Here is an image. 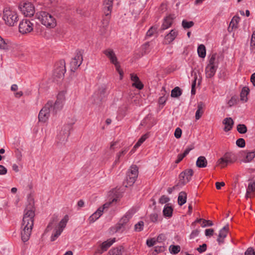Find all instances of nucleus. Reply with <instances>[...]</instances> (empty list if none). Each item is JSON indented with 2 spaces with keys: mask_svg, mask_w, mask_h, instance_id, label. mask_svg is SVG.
Listing matches in <instances>:
<instances>
[{
  "mask_svg": "<svg viewBox=\"0 0 255 255\" xmlns=\"http://www.w3.org/2000/svg\"><path fill=\"white\" fill-rule=\"evenodd\" d=\"M65 100V92L61 91L59 93L56 101L53 103L48 101L40 110L38 115L40 122H46L50 117V114H55L57 111L61 110Z\"/></svg>",
  "mask_w": 255,
  "mask_h": 255,
  "instance_id": "1",
  "label": "nucleus"
},
{
  "mask_svg": "<svg viewBox=\"0 0 255 255\" xmlns=\"http://www.w3.org/2000/svg\"><path fill=\"white\" fill-rule=\"evenodd\" d=\"M35 208L33 203L27 205L24 212L22 223L21 224V236L23 242H27L30 236L33 226Z\"/></svg>",
  "mask_w": 255,
  "mask_h": 255,
  "instance_id": "2",
  "label": "nucleus"
},
{
  "mask_svg": "<svg viewBox=\"0 0 255 255\" xmlns=\"http://www.w3.org/2000/svg\"><path fill=\"white\" fill-rule=\"evenodd\" d=\"M36 17L47 28H53L57 25L55 18L46 11L41 10L37 12Z\"/></svg>",
  "mask_w": 255,
  "mask_h": 255,
  "instance_id": "3",
  "label": "nucleus"
},
{
  "mask_svg": "<svg viewBox=\"0 0 255 255\" xmlns=\"http://www.w3.org/2000/svg\"><path fill=\"white\" fill-rule=\"evenodd\" d=\"M2 19L6 25L12 26L18 21V15L15 11L6 7L3 10Z\"/></svg>",
  "mask_w": 255,
  "mask_h": 255,
  "instance_id": "4",
  "label": "nucleus"
},
{
  "mask_svg": "<svg viewBox=\"0 0 255 255\" xmlns=\"http://www.w3.org/2000/svg\"><path fill=\"white\" fill-rule=\"evenodd\" d=\"M137 176V167L135 165L131 166L127 172L126 180L124 183L125 187H128L132 186L136 181Z\"/></svg>",
  "mask_w": 255,
  "mask_h": 255,
  "instance_id": "5",
  "label": "nucleus"
},
{
  "mask_svg": "<svg viewBox=\"0 0 255 255\" xmlns=\"http://www.w3.org/2000/svg\"><path fill=\"white\" fill-rule=\"evenodd\" d=\"M68 221V217L66 215L54 229V233L51 237V241H54L61 235L63 229L65 228Z\"/></svg>",
  "mask_w": 255,
  "mask_h": 255,
  "instance_id": "6",
  "label": "nucleus"
},
{
  "mask_svg": "<svg viewBox=\"0 0 255 255\" xmlns=\"http://www.w3.org/2000/svg\"><path fill=\"white\" fill-rule=\"evenodd\" d=\"M19 7L21 12L25 16H32L35 12V7L30 2L26 1L23 2L19 5Z\"/></svg>",
  "mask_w": 255,
  "mask_h": 255,
  "instance_id": "7",
  "label": "nucleus"
},
{
  "mask_svg": "<svg viewBox=\"0 0 255 255\" xmlns=\"http://www.w3.org/2000/svg\"><path fill=\"white\" fill-rule=\"evenodd\" d=\"M33 29V24L27 19H22L19 24V31L22 34L31 32Z\"/></svg>",
  "mask_w": 255,
  "mask_h": 255,
  "instance_id": "8",
  "label": "nucleus"
},
{
  "mask_svg": "<svg viewBox=\"0 0 255 255\" xmlns=\"http://www.w3.org/2000/svg\"><path fill=\"white\" fill-rule=\"evenodd\" d=\"M193 174V171L191 169H187L182 171L179 176V185L181 187L185 185L191 180Z\"/></svg>",
  "mask_w": 255,
  "mask_h": 255,
  "instance_id": "9",
  "label": "nucleus"
},
{
  "mask_svg": "<svg viewBox=\"0 0 255 255\" xmlns=\"http://www.w3.org/2000/svg\"><path fill=\"white\" fill-rule=\"evenodd\" d=\"M65 72V62L64 60H60L56 65L54 71V76L59 79L62 78Z\"/></svg>",
  "mask_w": 255,
  "mask_h": 255,
  "instance_id": "10",
  "label": "nucleus"
},
{
  "mask_svg": "<svg viewBox=\"0 0 255 255\" xmlns=\"http://www.w3.org/2000/svg\"><path fill=\"white\" fill-rule=\"evenodd\" d=\"M83 61V52L81 50L76 51L75 56L72 59L70 65L72 68L76 70L82 64Z\"/></svg>",
  "mask_w": 255,
  "mask_h": 255,
  "instance_id": "11",
  "label": "nucleus"
},
{
  "mask_svg": "<svg viewBox=\"0 0 255 255\" xmlns=\"http://www.w3.org/2000/svg\"><path fill=\"white\" fill-rule=\"evenodd\" d=\"M69 129L68 126H64L57 134V138L59 142H66L69 135Z\"/></svg>",
  "mask_w": 255,
  "mask_h": 255,
  "instance_id": "12",
  "label": "nucleus"
},
{
  "mask_svg": "<svg viewBox=\"0 0 255 255\" xmlns=\"http://www.w3.org/2000/svg\"><path fill=\"white\" fill-rule=\"evenodd\" d=\"M115 242V238L113 239H109L107 241L104 242L97 249L96 253L97 254H102L103 253L106 251Z\"/></svg>",
  "mask_w": 255,
  "mask_h": 255,
  "instance_id": "13",
  "label": "nucleus"
},
{
  "mask_svg": "<svg viewBox=\"0 0 255 255\" xmlns=\"http://www.w3.org/2000/svg\"><path fill=\"white\" fill-rule=\"evenodd\" d=\"M229 225H226L220 231V233L217 239V242L219 245L224 243V239L227 237Z\"/></svg>",
  "mask_w": 255,
  "mask_h": 255,
  "instance_id": "14",
  "label": "nucleus"
},
{
  "mask_svg": "<svg viewBox=\"0 0 255 255\" xmlns=\"http://www.w3.org/2000/svg\"><path fill=\"white\" fill-rule=\"evenodd\" d=\"M177 36V31L172 29L165 36L164 40V43L165 44H170L172 42Z\"/></svg>",
  "mask_w": 255,
  "mask_h": 255,
  "instance_id": "15",
  "label": "nucleus"
},
{
  "mask_svg": "<svg viewBox=\"0 0 255 255\" xmlns=\"http://www.w3.org/2000/svg\"><path fill=\"white\" fill-rule=\"evenodd\" d=\"M113 0H104V12L106 16L110 15L113 7Z\"/></svg>",
  "mask_w": 255,
  "mask_h": 255,
  "instance_id": "16",
  "label": "nucleus"
},
{
  "mask_svg": "<svg viewBox=\"0 0 255 255\" xmlns=\"http://www.w3.org/2000/svg\"><path fill=\"white\" fill-rule=\"evenodd\" d=\"M130 79L133 81L132 86L135 87L139 90H141L143 87V85L140 81L139 78L134 74H130Z\"/></svg>",
  "mask_w": 255,
  "mask_h": 255,
  "instance_id": "17",
  "label": "nucleus"
},
{
  "mask_svg": "<svg viewBox=\"0 0 255 255\" xmlns=\"http://www.w3.org/2000/svg\"><path fill=\"white\" fill-rule=\"evenodd\" d=\"M154 119L151 115H148L141 122L140 125L142 126H146L147 128H150L154 124L153 122Z\"/></svg>",
  "mask_w": 255,
  "mask_h": 255,
  "instance_id": "18",
  "label": "nucleus"
},
{
  "mask_svg": "<svg viewBox=\"0 0 255 255\" xmlns=\"http://www.w3.org/2000/svg\"><path fill=\"white\" fill-rule=\"evenodd\" d=\"M103 53L109 59L112 63L118 60L114 50L111 48L104 50Z\"/></svg>",
  "mask_w": 255,
  "mask_h": 255,
  "instance_id": "19",
  "label": "nucleus"
},
{
  "mask_svg": "<svg viewBox=\"0 0 255 255\" xmlns=\"http://www.w3.org/2000/svg\"><path fill=\"white\" fill-rule=\"evenodd\" d=\"M241 154L242 156H245V157L241 160V162L244 163H248L251 162L255 157L254 152L252 151L247 152L242 151Z\"/></svg>",
  "mask_w": 255,
  "mask_h": 255,
  "instance_id": "20",
  "label": "nucleus"
},
{
  "mask_svg": "<svg viewBox=\"0 0 255 255\" xmlns=\"http://www.w3.org/2000/svg\"><path fill=\"white\" fill-rule=\"evenodd\" d=\"M223 124L225 125L224 131H228L232 128L234 121L231 118H226L223 121Z\"/></svg>",
  "mask_w": 255,
  "mask_h": 255,
  "instance_id": "21",
  "label": "nucleus"
},
{
  "mask_svg": "<svg viewBox=\"0 0 255 255\" xmlns=\"http://www.w3.org/2000/svg\"><path fill=\"white\" fill-rule=\"evenodd\" d=\"M217 68V67H215V66H210L207 65L205 69L206 77L208 78L213 77L216 73Z\"/></svg>",
  "mask_w": 255,
  "mask_h": 255,
  "instance_id": "22",
  "label": "nucleus"
},
{
  "mask_svg": "<svg viewBox=\"0 0 255 255\" xmlns=\"http://www.w3.org/2000/svg\"><path fill=\"white\" fill-rule=\"evenodd\" d=\"M103 213V210H102V208H99L95 213H94L89 218V221L90 223H94L96 220L99 219Z\"/></svg>",
  "mask_w": 255,
  "mask_h": 255,
  "instance_id": "23",
  "label": "nucleus"
},
{
  "mask_svg": "<svg viewBox=\"0 0 255 255\" xmlns=\"http://www.w3.org/2000/svg\"><path fill=\"white\" fill-rule=\"evenodd\" d=\"M194 146L193 145H191L190 146L188 147L184 151L183 153L179 154L177 156V159L175 161L176 163H179L184 157H185L189 152L194 148Z\"/></svg>",
  "mask_w": 255,
  "mask_h": 255,
  "instance_id": "24",
  "label": "nucleus"
},
{
  "mask_svg": "<svg viewBox=\"0 0 255 255\" xmlns=\"http://www.w3.org/2000/svg\"><path fill=\"white\" fill-rule=\"evenodd\" d=\"M207 160L203 156H199L196 161V166L199 168H205L207 165Z\"/></svg>",
  "mask_w": 255,
  "mask_h": 255,
  "instance_id": "25",
  "label": "nucleus"
},
{
  "mask_svg": "<svg viewBox=\"0 0 255 255\" xmlns=\"http://www.w3.org/2000/svg\"><path fill=\"white\" fill-rule=\"evenodd\" d=\"M205 105L202 102H200L198 104L197 110L195 113V119L196 120H198L201 118L203 114V108Z\"/></svg>",
  "mask_w": 255,
  "mask_h": 255,
  "instance_id": "26",
  "label": "nucleus"
},
{
  "mask_svg": "<svg viewBox=\"0 0 255 255\" xmlns=\"http://www.w3.org/2000/svg\"><path fill=\"white\" fill-rule=\"evenodd\" d=\"M128 148H124L122 151L118 152L116 154L115 160L114 162V165H117L120 162V159L122 157H123L128 151Z\"/></svg>",
  "mask_w": 255,
  "mask_h": 255,
  "instance_id": "27",
  "label": "nucleus"
},
{
  "mask_svg": "<svg viewBox=\"0 0 255 255\" xmlns=\"http://www.w3.org/2000/svg\"><path fill=\"white\" fill-rule=\"evenodd\" d=\"M255 191V181L253 182H251L249 184L247 190V192L246 194V198H251L252 196L251 193Z\"/></svg>",
  "mask_w": 255,
  "mask_h": 255,
  "instance_id": "28",
  "label": "nucleus"
},
{
  "mask_svg": "<svg viewBox=\"0 0 255 255\" xmlns=\"http://www.w3.org/2000/svg\"><path fill=\"white\" fill-rule=\"evenodd\" d=\"M228 164L232 163L235 162L237 158L234 154L226 153L223 156Z\"/></svg>",
  "mask_w": 255,
  "mask_h": 255,
  "instance_id": "29",
  "label": "nucleus"
},
{
  "mask_svg": "<svg viewBox=\"0 0 255 255\" xmlns=\"http://www.w3.org/2000/svg\"><path fill=\"white\" fill-rule=\"evenodd\" d=\"M187 195L185 192H181L179 193L178 197V203L180 206L184 204L186 202Z\"/></svg>",
  "mask_w": 255,
  "mask_h": 255,
  "instance_id": "30",
  "label": "nucleus"
},
{
  "mask_svg": "<svg viewBox=\"0 0 255 255\" xmlns=\"http://www.w3.org/2000/svg\"><path fill=\"white\" fill-rule=\"evenodd\" d=\"M0 49L4 50H8L9 49V42L8 40H5L0 36Z\"/></svg>",
  "mask_w": 255,
  "mask_h": 255,
  "instance_id": "31",
  "label": "nucleus"
},
{
  "mask_svg": "<svg viewBox=\"0 0 255 255\" xmlns=\"http://www.w3.org/2000/svg\"><path fill=\"white\" fill-rule=\"evenodd\" d=\"M173 19L170 16L166 17L164 20V22L162 25L161 29L165 30L169 28L172 24Z\"/></svg>",
  "mask_w": 255,
  "mask_h": 255,
  "instance_id": "32",
  "label": "nucleus"
},
{
  "mask_svg": "<svg viewBox=\"0 0 255 255\" xmlns=\"http://www.w3.org/2000/svg\"><path fill=\"white\" fill-rule=\"evenodd\" d=\"M58 220V218L57 216H53L51 218L50 222L46 229V231L48 232L50 230H51L53 228V227L56 225Z\"/></svg>",
  "mask_w": 255,
  "mask_h": 255,
  "instance_id": "33",
  "label": "nucleus"
},
{
  "mask_svg": "<svg viewBox=\"0 0 255 255\" xmlns=\"http://www.w3.org/2000/svg\"><path fill=\"white\" fill-rule=\"evenodd\" d=\"M249 93V89L247 87H244L241 93L240 97L241 100L246 102H247L248 98L247 96Z\"/></svg>",
  "mask_w": 255,
  "mask_h": 255,
  "instance_id": "34",
  "label": "nucleus"
},
{
  "mask_svg": "<svg viewBox=\"0 0 255 255\" xmlns=\"http://www.w3.org/2000/svg\"><path fill=\"white\" fill-rule=\"evenodd\" d=\"M173 209L171 206L165 205L163 210V214L165 217H171L172 215Z\"/></svg>",
  "mask_w": 255,
  "mask_h": 255,
  "instance_id": "35",
  "label": "nucleus"
},
{
  "mask_svg": "<svg viewBox=\"0 0 255 255\" xmlns=\"http://www.w3.org/2000/svg\"><path fill=\"white\" fill-rule=\"evenodd\" d=\"M198 54L201 58H204L206 56V48L203 44L200 45L197 49Z\"/></svg>",
  "mask_w": 255,
  "mask_h": 255,
  "instance_id": "36",
  "label": "nucleus"
},
{
  "mask_svg": "<svg viewBox=\"0 0 255 255\" xmlns=\"http://www.w3.org/2000/svg\"><path fill=\"white\" fill-rule=\"evenodd\" d=\"M240 20V18L239 17V16H234L231 21L230 22L229 28L231 27L232 29L234 28H237L238 27V24Z\"/></svg>",
  "mask_w": 255,
  "mask_h": 255,
  "instance_id": "37",
  "label": "nucleus"
},
{
  "mask_svg": "<svg viewBox=\"0 0 255 255\" xmlns=\"http://www.w3.org/2000/svg\"><path fill=\"white\" fill-rule=\"evenodd\" d=\"M123 248L119 247L111 250L109 252L110 255H122Z\"/></svg>",
  "mask_w": 255,
  "mask_h": 255,
  "instance_id": "38",
  "label": "nucleus"
},
{
  "mask_svg": "<svg viewBox=\"0 0 255 255\" xmlns=\"http://www.w3.org/2000/svg\"><path fill=\"white\" fill-rule=\"evenodd\" d=\"M182 94V91L178 87H176L172 91L171 96L173 98H178Z\"/></svg>",
  "mask_w": 255,
  "mask_h": 255,
  "instance_id": "39",
  "label": "nucleus"
},
{
  "mask_svg": "<svg viewBox=\"0 0 255 255\" xmlns=\"http://www.w3.org/2000/svg\"><path fill=\"white\" fill-rule=\"evenodd\" d=\"M216 54H212L210 58L209 64H208V65L215 66V67H218V63L216 60Z\"/></svg>",
  "mask_w": 255,
  "mask_h": 255,
  "instance_id": "40",
  "label": "nucleus"
},
{
  "mask_svg": "<svg viewBox=\"0 0 255 255\" xmlns=\"http://www.w3.org/2000/svg\"><path fill=\"white\" fill-rule=\"evenodd\" d=\"M148 137L147 134H145L143 135L138 140L136 143L134 145L133 148H138Z\"/></svg>",
  "mask_w": 255,
  "mask_h": 255,
  "instance_id": "41",
  "label": "nucleus"
},
{
  "mask_svg": "<svg viewBox=\"0 0 255 255\" xmlns=\"http://www.w3.org/2000/svg\"><path fill=\"white\" fill-rule=\"evenodd\" d=\"M170 253L174 254H178L180 251V247L179 246L171 245L169 247Z\"/></svg>",
  "mask_w": 255,
  "mask_h": 255,
  "instance_id": "42",
  "label": "nucleus"
},
{
  "mask_svg": "<svg viewBox=\"0 0 255 255\" xmlns=\"http://www.w3.org/2000/svg\"><path fill=\"white\" fill-rule=\"evenodd\" d=\"M217 164V165L220 166L222 168L226 167L228 164L224 156L218 159Z\"/></svg>",
  "mask_w": 255,
  "mask_h": 255,
  "instance_id": "43",
  "label": "nucleus"
},
{
  "mask_svg": "<svg viewBox=\"0 0 255 255\" xmlns=\"http://www.w3.org/2000/svg\"><path fill=\"white\" fill-rule=\"evenodd\" d=\"M237 130L240 133H245L247 131V128L245 125L239 124L237 126Z\"/></svg>",
  "mask_w": 255,
  "mask_h": 255,
  "instance_id": "44",
  "label": "nucleus"
},
{
  "mask_svg": "<svg viewBox=\"0 0 255 255\" xmlns=\"http://www.w3.org/2000/svg\"><path fill=\"white\" fill-rule=\"evenodd\" d=\"M194 25V22L192 21H187L183 20L182 22V25L184 28H189L192 27Z\"/></svg>",
  "mask_w": 255,
  "mask_h": 255,
  "instance_id": "45",
  "label": "nucleus"
},
{
  "mask_svg": "<svg viewBox=\"0 0 255 255\" xmlns=\"http://www.w3.org/2000/svg\"><path fill=\"white\" fill-rule=\"evenodd\" d=\"M144 226V223L142 221H140L138 223L135 225L134 230L136 232H140L143 229Z\"/></svg>",
  "mask_w": 255,
  "mask_h": 255,
  "instance_id": "46",
  "label": "nucleus"
},
{
  "mask_svg": "<svg viewBox=\"0 0 255 255\" xmlns=\"http://www.w3.org/2000/svg\"><path fill=\"white\" fill-rule=\"evenodd\" d=\"M129 220V217L128 215L124 216L120 221L121 225L127 227V224L128 223Z\"/></svg>",
  "mask_w": 255,
  "mask_h": 255,
  "instance_id": "47",
  "label": "nucleus"
},
{
  "mask_svg": "<svg viewBox=\"0 0 255 255\" xmlns=\"http://www.w3.org/2000/svg\"><path fill=\"white\" fill-rule=\"evenodd\" d=\"M236 144L239 147H244L245 146V140L242 138H239L236 141Z\"/></svg>",
  "mask_w": 255,
  "mask_h": 255,
  "instance_id": "48",
  "label": "nucleus"
},
{
  "mask_svg": "<svg viewBox=\"0 0 255 255\" xmlns=\"http://www.w3.org/2000/svg\"><path fill=\"white\" fill-rule=\"evenodd\" d=\"M245 255H255V251L253 248H248L245 252Z\"/></svg>",
  "mask_w": 255,
  "mask_h": 255,
  "instance_id": "49",
  "label": "nucleus"
},
{
  "mask_svg": "<svg viewBox=\"0 0 255 255\" xmlns=\"http://www.w3.org/2000/svg\"><path fill=\"white\" fill-rule=\"evenodd\" d=\"M166 239V235L164 234H161L158 235L156 241L157 242L161 243V242L165 241Z\"/></svg>",
  "mask_w": 255,
  "mask_h": 255,
  "instance_id": "50",
  "label": "nucleus"
},
{
  "mask_svg": "<svg viewBox=\"0 0 255 255\" xmlns=\"http://www.w3.org/2000/svg\"><path fill=\"white\" fill-rule=\"evenodd\" d=\"M169 200L170 199L168 197L165 195H163L160 198L159 200V202L160 204H163L167 203L169 201Z\"/></svg>",
  "mask_w": 255,
  "mask_h": 255,
  "instance_id": "51",
  "label": "nucleus"
},
{
  "mask_svg": "<svg viewBox=\"0 0 255 255\" xmlns=\"http://www.w3.org/2000/svg\"><path fill=\"white\" fill-rule=\"evenodd\" d=\"M156 31V28L151 27L147 32L146 36L148 37L152 36L154 33Z\"/></svg>",
  "mask_w": 255,
  "mask_h": 255,
  "instance_id": "52",
  "label": "nucleus"
},
{
  "mask_svg": "<svg viewBox=\"0 0 255 255\" xmlns=\"http://www.w3.org/2000/svg\"><path fill=\"white\" fill-rule=\"evenodd\" d=\"M150 220L152 222H157L158 221V214L156 213H153L150 215Z\"/></svg>",
  "mask_w": 255,
  "mask_h": 255,
  "instance_id": "53",
  "label": "nucleus"
},
{
  "mask_svg": "<svg viewBox=\"0 0 255 255\" xmlns=\"http://www.w3.org/2000/svg\"><path fill=\"white\" fill-rule=\"evenodd\" d=\"M213 225V222L210 220H203V223L201 224L202 227H205L206 226H212Z\"/></svg>",
  "mask_w": 255,
  "mask_h": 255,
  "instance_id": "54",
  "label": "nucleus"
},
{
  "mask_svg": "<svg viewBox=\"0 0 255 255\" xmlns=\"http://www.w3.org/2000/svg\"><path fill=\"white\" fill-rule=\"evenodd\" d=\"M156 242V241L154 238L148 239L146 241V245L149 247H151L155 245Z\"/></svg>",
  "mask_w": 255,
  "mask_h": 255,
  "instance_id": "55",
  "label": "nucleus"
},
{
  "mask_svg": "<svg viewBox=\"0 0 255 255\" xmlns=\"http://www.w3.org/2000/svg\"><path fill=\"white\" fill-rule=\"evenodd\" d=\"M200 233V231L199 230H193L190 235V239H192L195 238L197 237Z\"/></svg>",
  "mask_w": 255,
  "mask_h": 255,
  "instance_id": "56",
  "label": "nucleus"
},
{
  "mask_svg": "<svg viewBox=\"0 0 255 255\" xmlns=\"http://www.w3.org/2000/svg\"><path fill=\"white\" fill-rule=\"evenodd\" d=\"M182 134V130L180 128H176L174 132V136L176 138H179L181 137Z\"/></svg>",
  "mask_w": 255,
  "mask_h": 255,
  "instance_id": "57",
  "label": "nucleus"
},
{
  "mask_svg": "<svg viewBox=\"0 0 255 255\" xmlns=\"http://www.w3.org/2000/svg\"><path fill=\"white\" fill-rule=\"evenodd\" d=\"M116 232H119L120 230H123L126 229L127 227L125 226L121 225L120 222L116 226Z\"/></svg>",
  "mask_w": 255,
  "mask_h": 255,
  "instance_id": "58",
  "label": "nucleus"
},
{
  "mask_svg": "<svg viewBox=\"0 0 255 255\" xmlns=\"http://www.w3.org/2000/svg\"><path fill=\"white\" fill-rule=\"evenodd\" d=\"M181 187V186H180V185H179V183H178L176 185H175V186H174L173 187H172V188H169L168 189V192L170 194L172 193V192L174 190H176V189H178L179 188Z\"/></svg>",
  "mask_w": 255,
  "mask_h": 255,
  "instance_id": "59",
  "label": "nucleus"
},
{
  "mask_svg": "<svg viewBox=\"0 0 255 255\" xmlns=\"http://www.w3.org/2000/svg\"><path fill=\"white\" fill-rule=\"evenodd\" d=\"M207 249V245L206 244H203L202 246H200L199 248H197V251L199 253H202L205 252Z\"/></svg>",
  "mask_w": 255,
  "mask_h": 255,
  "instance_id": "60",
  "label": "nucleus"
},
{
  "mask_svg": "<svg viewBox=\"0 0 255 255\" xmlns=\"http://www.w3.org/2000/svg\"><path fill=\"white\" fill-rule=\"evenodd\" d=\"M7 173V169L3 165H0V175H3Z\"/></svg>",
  "mask_w": 255,
  "mask_h": 255,
  "instance_id": "61",
  "label": "nucleus"
},
{
  "mask_svg": "<svg viewBox=\"0 0 255 255\" xmlns=\"http://www.w3.org/2000/svg\"><path fill=\"white\" fill-rule=\"evenodd\" d=\"M214 233V230L213 229H208L205 230V235L206 236H212Z\"/></svg>",
  "mask_w": 255,
  "mask_h": 255,
  "instance_id": "62",
  "label": "nucleus"
},
{
  "mask_svg": "<svg viewBox=\"0 0 255 255\" xmlns=\"http://www.w3.org/2000/svg\"><path fill=\"white\" fill-rule=\"evenodd\" d=\"M167 98L165 96L160 97L158 100L159 104L161 105L164 104Z\"/></svg>",
  "mask_w": 255,
  "mask_h": 255,
  "instance_id": "63",
  "label": "nucleus"
},
{
  "mask_svg": "<svg viewBox=\"0 0 255 255\" xmlns=\"http://www.w3.org/2000/svg\"><path fill=\"white\" fill-rule=\"evenodd\" d=\"M251 46H255V30L253 32L251 41Z\"/></svg>",
  "mask_w": 255,
  "mask_h": 255,
  "instance_id": "64",
  "label": "nucleus"
}]
</instances>
